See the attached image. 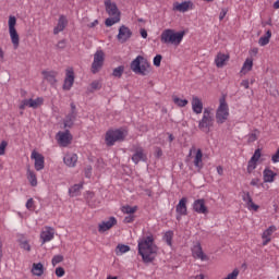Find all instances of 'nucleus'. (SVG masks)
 I'll return each mask as SVG.
<instances>
[{"label":"nucleus","instance_id":"26","mask_svg":"<svg viewBox=\"0 0 279 279\" xmlns=\"http://www.w3.org/2000/svg\"><path fill=\"white\" fill-rule=\"evenodd\" d=\"M66 25H69V21L66 20V16L61 15L59 17L57 26L53 29V34L58 35L59 32H64Z\"/></svg>","mask_w":279,"mask_h":279},{"label":"nucleus","instance_id":"15","mask_svg":"<svg viewBox=\"0 0 279 279\" xmlns=\"http://www.w3.org/2000/svg\"><path fill=\"white\" fill-rule=\"evenodd\" d=\"M133 151H134V154L132 156V160L135 165H138L141 162V160L143 162H145V160H147V155L145 154V149H143V147L134 146Z\"/></svg>","mask_w":279,"mask_h":279},{"label":"nucleus","instance_id":"35","mask_svg":"<svg viewBox=\"0 0 279 279\" xmlns=\"http://www.w3.org/2000/svg\"><path fill=\"white\" fill-rule=\"evenodd\" d=\"M126 252H130V246L125 244H119L116 248L117 256H121L122 254H126Z\"/></svg>","mask_w":279,"mask_h":279},{"label":"nucleus","instance_id":"14","mask_svg":"<svg viewBox=\"0 0 279 279\" xmlns=\"http://www.w3.org/2000/svg\"><path fill=\"white\" fill-rule=\"evenodd\" d=\"M53 236H56V230L51 227H45L40 233L43 245H45V243H49V241H53Z\"/></svg>","mask_w":279,"mask_h":279},{"label":"nucleus","instance_id":"23","mask_svg":"<svg viewBox=\"0 0 279 279\" xmlns=\"http://www.w3.org/2000/svg\"><path fill=\"white\" fill-rule=\"evenodd\" d=\"M77 154L68 153L63 157V162L66 165V167H75V165H77Z\"/></svg>","mask_w":279,"mask_h":279},{"label":"nucleus","instance_id":"22","mask_svg":"<svg viewBox=\"0 0 279 279\" xmlns=\"http://www.w3.org/2000/svg\"><path fill=\"white\" fill-rule=\"evenodd\" d=\"M192 254L194 258H198L199 260H208V255L202 250V244L194 245L192 248Z\"/></svg>","mask_w":279,"mask_h":279},{"label":"nucleus","instance_id":"20","mask_svg":"<svg viewBox=\"0 0 279 279\" xmlns=\"http://www.w3.org/2000/svg\"><path fill=\"white\" fill-rule=\"evenodd\" d=\"M278 173L274 172L270 168H265L263 171V181L265 183L271 184L272 182H276V177Z\"/></svg>","mask_w":279,"mask_h":279},{"label":"nucleus","instance_id":"57","mask_svg":"<svg viewBox=\"0 0 279 279\" xmlns=\"http://www.w3.org/2000/svg\"><path fill=\"white\" fill-rule=\"evenodd\" d=\"M241 86H243V88H245V89L250 88V81L243 80V81L241 82Z\"/></svg>","mask_w":279,"mask_h":279},{"label":"nucleus","instance_id":"4","mask_svg":"<svg viewBox=\"0 0 279 279\" xmlns=\"http://www.w3.org/2000/svg\"><path fill=\"white\" fill-rule=\"evenodd\" d=\"M105 8H106L107 14H109L110 16L105 21V25L107 27H112V25H117V23H120L121 11H119L117 3L112 2L111 0H106Z\"/></svg>","mask_w":279,"mask_h":279},{"label":"nucleus","instance_id":"43","mask_svg":"<svg viewBox=\"0 0 279 279\" xmlns=\"http://www.w3.org/2000/svg\"><path fill=\"white\" fill-rule=\"evenodd\" d=\"M62 260H64V256L62 255H54L52 257L51 264L53 267H56V265H59V263H62Z\"/></svg>","mask_w":279,"mask_h":279},{"label":"nucleus","instance_id":"28","mask_svg":"<svg viewBox=\"0 0 279 279\" xmlns=\"http://www.w3.org/2000/svg\"><path fill=\"white\" fill-rule=\"evenodd\" d=\"M252 69H254V60L252 58H246L240 73L241 75H247Z\"/></svg>","mask_w":279,"mask_h":279},{"label":"nucleus","instance_id":"30","mask_svg":"<svg viewBox=\"0 0 279 279\" xmlns=\"http://www.w3.org/2000/svg\"><path fill=\"white\" fill-rule=\"evenodd\" d=\"M193 5V3L191 2H182V3H174V10H177V12H189V10H191V7Z\"/></svg>","mask_w":279,"mask_h":279},{"label":"nucleus","instance_id":"56","mask_svg":"<svg viewBox=\"0 0 279 279\" xmlns=\"http://www.w3.org/2000/svg\"><path fill=\"white\" fill-rule=\"evenodd\" d=\"M226 14H228V10L222 9L219 15V20L223 21V19H226Z\"/></svg>","mask_w":279,"mask_h":279},{"label":"nucleus","instance_id":"10","mask_svg":"<svg viewBox=\"0 0 279 279\" xmlns=\"http://www.w3.org/2000/svg\"><path fill=\"white\" fill-rule=\"evenodd\" d=\"M56 140L60 147H69V145L73 143V135H71V132L69 130L59 131L57 133Z\"/></svg>","mask_w":279,"mask_h":279},{"label":"nucleus","instance_id":"45","mask_svg":"<svg viewBox=\"0 0 279 279\" xmlns=\"http://www.w3.org/2000/svg\"><path fill=\"white\" fill-rule=\"evenodd\" d=\"M20 110H25V108H31V99H24L20 102Z\"/></svg>","mask_w":279,"mask_h":279},{"label":"nucleus","instance_id":"54","mask_svg":"<svg viewBox=\"0 0 279 279\" xmlns=\"http://www.w3.org/2000/svg\"><path fill=\"white\" fill-rule=\"evenodd\" d=\"M243 202L247 205L250 202H252V196L250 195V192H246L245 195L242 197Z\"/></svg>","mask_w":279,"mask_h":279},{"label":"nucleus","instance_id":"50","mask_svg":"<svg viewBox=\"0 0 279 279\" xmlns=\"http://www.w3.org/2000/svg\"><path fill=\"white\" fill-rule=\"evenodd\" d=\"M20 247H22V250H25L26 252H29L32 250V246H29V243L27 241H22Z\"/></svg>","mask_w":279,"mask_h":279},{"label":"nucleus","instance_id":"36","mask_svg":"<svg viewBox=\"0 0 279 279\" xmlns=\"http://www.w3.org/2000/svg\"><path fill=\"white\" fill-rule=\"evenodd\" d=\"M136 210H138V207L137 206H130V205H126V206H123L122 207V213L124 215H134V213H136Z\"/></svg>","mask_w":279,"mask_h":279},{"label":"nucleus","instance_id":"42","mask_svg":"<svg viewBox=\"0 0 279 279\" xmlns=\"http://www.w3.org/2000/svg\"><path fill=\"white\" fill-rule=\"evenodd\" d=\"M256 167H258V161H254L253 159H250L247 163V173H252L254 169H256Z\"/></svg>","mask_w":279,"mask_h":279},{"label":"nucleus","instance_id":"13","mask_svg":"<svg viewBox=\"0 0 279 279\" xmlns=\"http://www.w3.org/2000/svg\"><path fill=\"white\" fill-rule=\"evenodd\" d=\"M73 84H75V72H73V68H70L65 72L63 90H71V88H73Z\"/></svg>","mask_w":279,"mask_h":279},{"label":"nucleus","instance_id":"34","mask_svg":"<svg viewBox=\"0 0 279 279\" xmlns=\"http://www.w3.org/2000/svg\"><path fill=\"white\" fill-rule=\"evenodd\" d=\"M84 187V183L74 184L72 187H70L69 193L71 197H77L80 195V191Z\"/></svg>","mask_w":279,"mask_h":279},{"label":"nucleus","instance_id":"33","mask_svg":"<svg viewBox=\"0 0 279 279\" xmlns=\"http://www.w3.org/2000/svg\"><path fill=\"white\" fill-rule=\"evenodd\" d=\"M44 78L49 82V84L53 85L56 84V77L58 76L57 72L50 71V72H43Z\"/></svg>","mask_w":279,"mask_h":279},{"label":"nucleus","instance_id":"11","mask_svg":"<svg viewBox=\"0 0 279 279\" xmlns=\"http://www.w3.org/2000/svg\"><path fill=\"white\" fill-rule=\"evenodd\" d=\"M192 208L194 213H197L198 215H208V206H206V199L198 198L194 201Z\"/></svg>","mask_w":279,"mask_h":279},{"label":"nucleus","instance_id":"21","mask_svg":"<svg viewBox=\"0 0 279 279\" xmlns=\"http://www.w3.org/2000/svg\"><path fill=\"white\" fill-rule=\"evenodd\" d=\"M278 229L276 228V226H270L268 229H266L263 232L262 239L263 241V245H269V243H271V235L274 234V232H276Z\"/></svg>","mask_w":279,"mask_h":279},{"label":"nucleus","instance_id":"58","mask_svg":"<svg viewBox=\"0 0 279 279\" xmlns=\"http://www.w3.org/2000/svg\"><path fill=\"white\" fill-rule=\"evenodd\" d=\"M57 47H59V49H64V47H66V41L64 40L59 41Z\"/></svg>","mask_w":279,"mask_h":279},{"label":"nucleus","instance_id":"32","mask_svg":"<svg viewBox=\"0 0 279 279\" xmlns=\"http://www.w3.org/2000/svg\"><path fill=\"white\" fill-rule=\"evenodd\" d=\"M269 40H271V31L268 29L264 36H262L258 40L259 47H266L269 45Z\"/></svg>","mask_w":279,"mask_h":279},{"label":"nucleus","instance_id":"53","mask_svg":"<svg viewBox=\"0 0 279 279\" xmlns=\"http://www.w3.org/2000/svg\"><path fill=\"white\" fill-rule=\"evenodd\" d=\"M56 276H58V278H62V276H64V268L58 267L56 269Z\"/></svg>","mask_w":279,"mask_h":279},{"label":"nucleus","instance_id":"61","mask_svg":"<svg viewBox=\"0 0 279 279\" xmlns=\"http://www.w3.org/2000/svg\"><path fill=\"white\" fill-rule=\"evenodd\" d=\"M217 173H218V175H223V167L218 166L217 167Z\"/></svg>","mask_w":279,"mask_h":279},{"label":"nucleus","instance_id":"62","mask_svg":"<svg viewBox=\"0 0 279 279\" xmlns=\"http://www.w3.org/2000/svg\"><path fill=\"white\" fill-rule=\"evenodd\" d=\"M141 36L142 38H147V31L141 29Z\"/></svg>","mask_w":279,"mask_h":279},{"label":"nucleus","instance_id":"18","mask_svg":"<svg viewBox=\"0 0 279 279\" xmlns=\"http://www.w3.org/2000/svg\"><path fill=\"white\" fill-rule=\"evenodd\" d=\"M191 104L194 114H202V112H204V102L201 100L199 97L193 96Z\"/></svg>","mask_w":279,"mask_h":279},{"label":"nucleus","instance_id":"64","mask_svg":"<svg viewBox=\"0 0 279 279\" xmlns=\"http://www.w3.org/2000/svg\"><path fill=\"white\" fill-rule=\"evenodd\" d=\"M195 279H204V275H197L196 277H195Z\"/></svg>","mask_w":279,"mask_h":279},{"label":"nucleus","instance_id":"44","mask_svg":"<svg viewBox=\"0 0 279 279\" xmlns=\"http://www.w3.org/2000/svg\"><path fill=\"white\" fill-rule=\"evenodd\" d=\"M26 208H27V210H31V211L36 210V203L34 202V198H29L26 202Z\"/></svg>","mask_w":279,"mask_h":279},{"label":"nucleus","instance_id":"48","mask_svg":"<svg viewBox=\"0 0 279 279\" xmlns=\"http://www.w3.org/2000/svg\"><path fill=\"white\" fill-rule=\"evenodd\" d=\"M8 148V142L2 141L0 143V156H5V149Z\"/></svg>","mask_w":279,"mask_h":279},{"label":"nucleus","instance_id":"37","mask_svg":"<svg viewBox=\"0 0 279 279\" xmlns=\"http://www.w3.org/2000/svg\"><path fill=\"white\" fill-rule=\"evenodd\" d=\"M45 99L38 97L36 99H32L31 98V108H33L34 110H36V108H40V106H43Z\"/></svg>","mask_w":279,"mask_h":279},{"label":"nucleus","instance_id":"52","mask_svg":"<svg viewBox=\"0 0 279 279\" xmlns=\"http://www.w3.org/2000/svg\"><path fill=\"white\" fill-rule=\"evenodd\" d=\"M160 62H162V56H161V54H157V56L154 58V65H155V66H160Z\"/></svg>","mask_w":279,"mask_h":279},{"label":"nucleus","instance_id":"40","mask_svg":"<svg viewBox=\"0 0 279 279\" xmlns=\"http://www.w3.org/2000/svg\"><path fill=\"white\" fill-rule=\"evenodd\" d=\"M163 241L171 246L173 241V231H167L163 235Z\"/></svg>","mask_w":279,"mask_h":279},{"label":"nucleus","instance_id":"49","mask_svg":"<svg viewBox=\"0 0 279 279\" xmlns=\"http://www.w3.org/2000/svg\"><path fill=\"white\" fill-rule=\"evenodd\" d=\"M134 219H135V216L134 214H129L125 218H124V223H134Z\"/></svg>","mask_w":279,"mask_h":279},{"label":"nucleus","instance_id":"38","mask_svg":"<svg viewBox=\"0 0 279 279\" xmlns=\"http://www.w3.org/2000/svg\"><path fill=\"white\" fill-rule=\"evenodd\" d=\"M258 134H260L259 130H254L252 133L247 135V143H255L258 141Z\"/></svg>","mask_w":279,"mask_h":279},{"label":"nucleus","instance_id":"51","mask_svg":"<svg viewBox=\"0 0 279 279\" xmlns=\"http://www.w3.org/2000/svg\"><path fill=\"white\" fill-rule=\"evenodd\" d=\"M90 86H92V89H93V90H99V89L101 88V82H99V81H94V82L90 84Z\"/></svg>","mask_w":279,"mask_h":279},{"label":"nucleus","instance_id":"3","mask_svg":"<svg viewBox=\"0 0 279 279\" xmlns=\"http://www.w3.org/2000/svg\"><path fill=\"white\" fill-rule=\"evenodd\" d=\"M214 128L215 113L213 112V108L207 107L203 110L202 119L198 121V130H201V132H205V134H208Z\"/></svg>","mask_w":279,"mask_h":279},{"label":"nucleus","instance_id":"60","mask_svg":"<svg viewBox=\"0 0 279 279\" xmlns=\"http://www.w3.org/2000/svg\"><path fill=\"white\" fill-rule=\"evenodd\" d=\"M90 171H93V168H92V167H89V168H87V169L85 170V177H86V178H90Z\"/></svg>","mask_w":279,"mask_h":279},{"label":"nucleus","instance_id":"8","mask_svg":"<svg viewBox=\"0 0 279 279\" xmlns=\"http://www.w3.org/2000/svg\"><path fill=\"white\" fill-rule=\"evenodd\" d=\"M9 35L13 49H19V45H21V37L19 36V32H16V17L14 15L9 16Z\"/></svg>","mask_w":279,"mask_h":279},{"label":"nucleus","instance_id":"55","mask_svg":"<svg viewBox=\"0 0 279 279\" xmlns=\"http://www.w3.org/2000/svg\"><path fill=\"white\" fill-rule=\"evenodd\" d=\"M251 186H260V179H252Z\"/></svg>","mask_w":279,"mask_h":279},{"label":"nucleus","instance_id":"9","mask_svg":"<svg viewBox=\"0 0 279 279\" xmlns=\"http://www.w3.org/2000/svg\"><path fill=\"white\" fill-rule=\"evenodd\" d=\"M106 60V54L104 50H98L94 54V61L92 63V73H99L101 66H104V61Z\"/></svg>","mask_w":279,"mask_h":279},{"label":"nucleus","instance_id":"19","mask_svg":"<svg viewBox=\"0 0 279 279\" xmlns=\"http://www.w3.org/2000/svg\"><path fill=\"white\" fill-rule=\"evenodd\" d=\"M113 226H117V218L110 217L107 221H102L98 226V231L99 232H108V230L112 229Z\"/></svg>","mask_w":279,"mask_h":279},{"label":"nucleus","instance_id":"59","mask_svg":"<svg viewBox=\"0 0 279 279\" xmlns=\"http://www.w3.org/2000/svg\"><path fill=\"white\" fill-rule=\"evenodd\" d=\"M250 54H251V56H257V54H258V48H252V49L250 50Z\"/></svg>","mask_w":279,"mask_h":279},{"label":"nucleus","instance_id":"6","mask_svg":"<svg viewBox=\"0 0 279 279\" xmlns=\"http://www.w3.org/2000/svg\"><path fill=\"white\" fill-rule=\"evenodd\" d=\"M228 117H230V107H228L226 98H220L219 106L216 110V121L219 125H221L226 123Z\"/></svg>","mask_w":279,"mask_h":279},{"label":"nucleus","instance_id":"25","mask_svg":"<svg viewBox=\"0 0 279 279\" xmlns=\"http://www.w3.org/2000/svg\"><path fill=\"white\" fill-rule=\"evenodd\" d=\"M230 60V56L219 52L215 59V64L218 69L226 66V63Z\"/></svg>","mask_w":279,"mask_h":279},{"label":"nucleus","instance_id":"63","mask_svg":"<svg viewBox=\"0 0 279 279\" xmlns=\"http://www.w3.org/2000/svg\"><path fill=\"white\" fill-rule=\"evenodd\" d=\"M156 155L158 156V158H160V156H162V149L157 148Z\"/></svg>","mask_w":279,"mask_h":279},{"label":"nucleus","instance_id":"17","mask_svg":"<svg viewBox=\"0 0 279 279\" xmlns=\"http://www.w3.org/2000/svg\"><path fill=\"white\" fill-rule=\"evenodd\" d=\"M193 165L198 171L204 169V153L202 149H196L195 154L192 156Z\"/></svg>","mask_w":279,"mask_h":279},{"label":"nucleus","instance_id":"41","mask_svg":"<svg viewBox=\"0 0 279 279\" xmlns=\"http://www.w3.org/2000/svg\"><path fill=\"white\" fill-rule=\"evenodd\" d=\"M123 71H125V66L123 65H120L113 69V72H112L113 77H122Z\"/></svg>","mask_w":279,"mask_h":279},{"label":"nucleus","instance_id":"12","mask_svg":"<svg viewBox=\"0 0 279 279\" xmlns=\"http://www.w3.org/2000/svg\"><path fill=\"white\" fill-rule=\"evenodd\" d=\"M32 160H35L34 167L37 171H43L45 169V156L43 154L33 150L31 154Z\"/></svg>","mask_w":279,"mask_h":279},{"label":"nucleus","instance_id":"27","mask_svg":"<svg viewBox=\"0 0 279 279\" xmlns=\"http://www.w3.org/2000/svg\"><path fill=\"white\" fill-rule=\"evenodd\" d=\"M189 201L186 199V197H183L179 201V204L177 205L175 211L178 213V215L180 216H186L187 215V208H186V203Z\"/></svg>","mask_w":279,"mask_h":279},{"label":"nucleus","instance_id":"16","mask_svg":"<svg viewBox=\"0 0 279 279\" xmlns=\"http://www.w3.org/2000/svg\"><path fill=\"white\" fill-rule=\"evenodd\" d=\"M119 43H128V40H130V38H132V31L125 26V25H122L120 26L119 28V34L117 36Z\"/></svg>","mask_w":279,"mask_h":279},{"label":"nucleus","instance_id":"2","mask_svg":"<svg viewBox=\"0 0 279 279\" xmlns=\"http://www.w3.org/2000/svg\"><path fill=\"white\" fill-rule=\"evenodd\" d=\"M185 32H175L174 29L168 28L161 33V43L163 45H173L180 47L182 40H184Z\"/></svg>","mask_w":279,"mask_h":279},{"label":"nucleus","instance_id":"1","mask_svg":"<svg viewBox=\"0 0 279 279\" xmlns=\"http://www.w3.org/2000/svg\"><path fill=\"white\" fill-rule=\"evenodd\" d=\"M138 254L144 263H154L158 254V247L154 244V236H144L138 241Z\"/></svg>","mask_w":279,"mask_h":279},{"label":"nucleus","instance_id":"31","mask_svg":"<svg viewBox=\"0 0 279 279\" xmlns=\"http://www.w3.org/2000/svg\"><path fill=\"white\" fill-rule=\"evenodd\" d=\"M32 274L33 276H43L45 274V266L41 263H34Z\"/></svg>","mask_w":279,"mask_h":279},{"label":"nucleus","instance_id":"47","mask_svg":"<svg viewBox=\"0 0 279 279\" xmlns=\"http://www.w3.org/2000/svg\"><path fill=\"white\" fill-rule=\"evenodd\" d=\"M260 156H262L260 148H257L254 155L252 156L251 160L258 162V160H260Z\"/></svg>","mask_w":279,"mask_h":279},{"label":"nucleus","instance_id":"24","mask_svg":"<svg viewBox=\"0 0 279 279\" xmlns=\"http://www.w3.org/2000/svg\"><path fill=\"white\" fill-rule=\"evenodd\" d=\"M72 106V112L69 113L63 123H64V128H73V123H75V118L77 117V114L75 113V105H71Z\"/></svg>","mask_w":279,"mask_h":279},{"label":"nucleus","instance_id":"7","mask_svg":"<svg viewBox=\"0 0 279 279\" xmlns=\"http://www.w3.org/2000/svg\"><path fill=\"white\" fill-rule=\"evenodd\" d=\"M128 136V131L125 130H109L106 133L105 141L109 147H112L117 142L124 141Z\"/></svg>","mask_w":279,"mask_h":279},{"label":"nucleus","instance_id":"5","mask_svg":"<svg viewBox=\"0 0 279 279\" xmlns=\"http://www.w3.org/2000/svg\"><path fill=\"white\" fill-rule=\"evenodd\" d=\"M131 71L136 73V75H147V73H149V61H147L143 56H137L131 62Z\"/></svg>","mask_w":279,"mask_h":279},{"label":"nucleus","instance_id":"39","mask_svg":"<svg viewBox=\"0 0 279 279\" xmlns=\"http://www.w3.org/2000/svg\"><path fill=\"white\" fill-rule=\"evenodd\" d=\"M173 102L177 106H179V108H184V107L189 106V100L182 99V98H178V97H173Z\"/></svg>","mask_w":279,"mask_h":279},{"label":"nucleus","instance_id":"29","mask_svg":"<svg viewBox=\"0 0 279 279\" xmlns=\"http://www.w3.org/2000/svg\"><path fill=\"white\" fill-rule=\"evenodd\" d=\"M26 178H27L31 186H38V177L36 175V172L34 170L27 169Z\"/></svg>","mask_w":279,"mask_h":279},{"label":"nucleus","instance_id":"46","mask_svg":"<svg viewBox=\"0 0 279 279\" xmlns=\"http://www.w3.org/2000/svg\"><path fill=\"white\" fill-rule=\"evenodd\" d=\"M246 207L248 208V210H254V213H257L259 206L254 204V201H250L247 204H246Z\"/></svg>","mask_w":279,"mask_h":279}]
</instances>
